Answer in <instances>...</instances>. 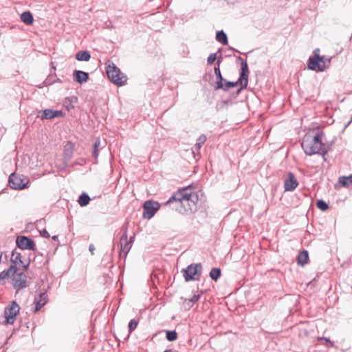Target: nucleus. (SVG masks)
<instances>
[{
	"instance_id": "obj_1",
	"label": "nucleus",
	"mask_w": 352,
	"mask_h": 352,
	"mask_svg": "<svg viewBox=\"0 0 352 352\" xmlns=\"http://www.w3.org/2000/svg\"><path fill=\"white\" fill-rule=\"evenodd\" d=\"M198 200V195L193 191L190 186L179 190L175 193L166 202L170 204L176 201L181 208H178L179 212L191 211L195 207Z\"/></svg>"
},
{
	"instance_id": "obj_2",
	"label": "nucleus",
	"mask_w": 352,
	"mask_h": 352,
	"mask_svg": "<svg viewBox=\"0 0 352 352\" xmlns=\"http://www.w3.org/2000/svg\"><path fill=\"white\" fill-rule=\"evenodd\" d=\"M301 146L307 155H324L326 153L324 146L322 143V134L320 133H318L315 136L305 135Z\"/></svg>"
},
{
	"instance_id": "obj_3",
	"label": "nucleus",
	"mask_w": 352,
	"mask_h": 352,
	"mask_svg": "<svg viewBox=\"0 0 352 352\" xmlns=\"http://www.w3.org/2000/svg\"><path fill=\"white\" fill-rule=\"evenodd\" d=\"M106 74L109 80L114 85L121 87L126 84L128 78L114 63L108 60L106 63Z\"/></svg>"
},
{
	"instance_id": "obj_4",
	"label": "nucleus",
	"mask_w": 352,
	"mask_h": 352,
	"mask_svg": "<svg viewBox=\"0 0 352 352\" xmlns=\"http://www.w3.org/2000/svg\"><path fill=\"white\" fill-rule=\"evenodd\" d=\"M330 60L320 55V50H314L313 56H310L307 62V67L310 70L323 72L328 67Z\"/></svg>"
},
{
	"instance_id": "obj_5",
	"label": "nucleus",
	"mask_w": 352,
	"mask_h": 352,
	"mask_svg": "<svg viewBox=\"0 0 352 352\" xmlns=\"http://www.w3.org/2000/svg\"><path fill=\"white\" fill-rule=\"evenodd\" d=\"M20 309V306L15 301H12L5 308L1 323L5 325L13 324L16 320Z\"/></svg>"
},
{
	"instance_id": "obj_6",
	"label": "nucleus",
	"mask_w": 352,
	"mask_h": 352,
	"mask_svg": "<svg viewBox=\"0 0 352 352\" xmlns=\"http://www.w3.org/2000/svg\"><path fill=\"white\" fill-rule=\"evenodd\" d=\"M29 179L22 175L12 173L9 177V185L14 190H22L29 183Z\"/></svg>"
},
{
	"instance_id": "obj_7",
	"label": "nucleus",
	"mask_w": 352,
	"mask_h": 352,
	"mask_svg": "<svg viewBox=\"0 0 352 352\" xmlns=\"http://www.w3.org/2000/svg\"><path fill=\"white\" fill-rule=\"evenodd\" d=\"M201 264H192L183 270V275L186 281L198 280L201 273Z\"/></svg>"
},
{
	"instance_id": "obj_8",
	"label": "nucleus",
	"mask_w": 352,
	"mask_h": 352,
	"mask_svg": "<svg viewBox=\"0 0 352 352\" xmlns=\"http://www.w3.org/2000/svg\"><path fill=\"white\" fill-rule=\"evenodd\" d=\"M11 276H12V286L15 289H20L27 287L26 275L22 272H18L16 267L14 274H11Z\"/></svg>"
},
{
	"instance_id": "obj_9",
	"label": "nucleus",
	"mask_w": 352,
	"mask_h": 352,
	"mask_svg": "<svg viewBox=\"0 0 352 352\" xmlns=\"http://www.w3.org/2000/svg\"><path fill=\"white\" fill-rule=\"evenodd\" d=\"M160 204L157 201H146L144 204V213L143 215L145 218H152L155 212L159 210Z\"/></svg>"
},
{
	"instance_id": "obj_10",
	"label": "nucleus",
	"mask_w": 352,
	"mask_h": 352,
	"mask_svg": "<svg viewBox=\"0 0 352 352\" xmlns=\"http://www.w3.org/2000/svg\"><path fill=\"white\" fill-rule=\"evenodd\" d=\"M16 245L21 250H35V243L30 238L24 236H18L16 239Z\"/></svg>"
},
{
	"instance_id": "obj_11",
	"label": "nucleus",
	"mask_w": 352,
	"mask_h": 352,
	"mask_svg": "<svg viewBox=\"0 0 352 352\" xmlns=\"http://www.w3.org/2000/svg\"><path fill=\"white\" fill-rule=\"evenodd\" d=\"M298 185V182L292 173H289L287 177L284 182V188L285 191H292Z\"/></svg>"
},
{
	"instance_id": "obj_12",
	"label": "nucleus",
	"mask_w": 352,
	"mask_h": 352,
	"mask_svg": "<svg viewBox=\"0 0 352 352\" xmlns=\"http://www.w3.org/2000/svg\"><path fill=\"white\" fill-rule=\"evenodd\" d=\"M11 260L15 265H22L25 270H27L30 264V259L23 260L21 253L17 252H13Z\"/></svg>"
},
{
	"instance_id": "obj_13",
	"label": "nucleus",
	"mask_w": 352,
	"mask_h": 352,
	"mask_svg": "<svg viewBox=\"0 0 352 352\" xmlns=\"http://www.w3.org/2000/svg\"><path fill=\"white\" fill-rule=\"evenodd\" d=\"M238 82L241 85V88H245L248 83V68L246 63H243L241 68L240 78Z\"/></svg>"
},
{
	"instance_id": "obj_14",
	"label": "nucleus",
	"mask_w": 352,
	"mask_h": 352,
	"mask_svg": "<svg viewBox=\"0 0 352 352\" xmlns=\"http://www.w3.org/2000/svg\"><path fill=\"white\" fill-rule=\"evenodd\" d=\"M131 248V242L128 241L127 234L124 233L120 239V253L126 256Z\"/></svg>"
},
{
	"instance_id": "obj_15",
	"label": "nucleus",
	"mask_w": 352,
	"mask_h": 352,
	"mask_svg": "<svg viewBox=\"0 0 352 352\" xmlns=\"http://www.w3.org/2000/svg\"><path fill=\"white\" fill-rule=\"evenodd\" d=\"M36 307L34 311L40 310L47 302V295L45 293H41L34 299Z\"/></svg>"
},
{
	"instance_id": "obj_16",
	"label": "nucleus",
	"mask_w": 352,
	"mask_h": 352,
	"mask_svg": "<svg viewBox=\"0 0 352 352\" xmlns=\"http://www.w3.org/2000/svg\"><path fill=\"white\" fill-rule=\"evenodd\" d=\"M63 116V113L60 111H53L52 109H45L43 111V113L41 116L42 120L44 119H52L56 117H60Z\"/></svg>"
},
{
	"instance_id": "obj_17",
	"label": "nucleus",
	"mask_w": 352,
	"mask_h": 352,
	"mask_svg": "<svg viewBox=\"0 0 352 352\" xmlns=\"http://www.w3.org/2000/svg\"><path fill=\"white\" fill-rule=\"evenodd\" d=\"M74 80L82 84L87 81L89 76L88 74L82 71H76L74 74Z\"/></svg>"
},
{
	"instance_id": "obj_18",
	"label": "nucleus",
	"mask_w": 352,
	"mask_h": 352,
	"mask_svg": "<svg viewBox=\"0 0 352 352\" xmlns=\"http://www.w3.org/2000/svg\"><path fill=\"white\" fill-rule=\"evenodd\" d=\"M309 260V254L307 251L303 250L298 256L297 262L298 265L302 266L307 263Z\"/></svg>"
},
{
	"instance_id": "obj_19",
	"label": "nucleus",
	"mask_w": 352,
	"mask_h": 352,
	"mask_svg": "<svg viewBox=\"0 0 352 352\" xmlns=\"http://www.w3.org/2000/svg\"><path fill=\"white\" fill-rule=\"evenodd\" d=\"M21 21L26 25H30L33 23V16L30 12H24L21 14Z\"/></svg>"
},
{
	"instance_id": "obj_20",
	"label": "nucleus",
	"mask_w": 352,
	"mask_h": 352,
	"mask_svg": "<svg viewBox=\"0 0 352 352\" xmlns=\"http://www.w3.org/2000/svg\"><path fill=\"white\" fill-rule=\"evenodd\" d=\"M339 183L346 188L352 186V175L349 176H342L338 179Z\"/></svg>"
},
{
	"instance_id": "obj_21",
	"label": "nucleus",
	"mask_w": 352,
	"mask_h": 352,
	"mask_svg": "<svg viewBox=\"0 0 352 352\" xmlns=\"http://www.w3.org/2000/svg\"><path fill=\"white\" fill-rule=\"evenodd\" d=\"M15 265H12L7 270H3L0 272V281L5 280L8 276H11V274H14Z\"/></svg>"
},
{
	"instance_id": "obj_22",
	"label": "nucleus",
	"mask_w": 352,
	"mask_h": 352,
	"mask_svg": "<svg viewBox=\"0 0 352 352\" xmlns=\"http://www.w3.org/2000/svg\"><path fill=\"white\" fill-rule=\"evenodd\" d=\"M91 58L89 53L87 51H80L76 54V58L80 61H88Z\"/></svg>"
},
{
	"instance_id": "obj_23",
	"label": "nucleus",
	"mask_w": 352,
	"mask_h": 352,
	"mask_svg": "<svg viewBox=\"0 0 352 352\" xmlns=\"http://www.w3.org/2000/svg\"><path fill=\"white\" fill-rule=\"evenodd\" d=\"M216 39L224 45H228L227 36L223 31H219L216 35Z\"/></svg>"
},
{
	"instance_id": "obj_24",
	"label": "nucleus",
	"mask_w": 352,
	"mask_h": 352,
	"mask_svg": "<svg viewBox=\"0 0 352 352\" xmlns=\"http://www.w3.org/2000/svg\"><path fill=\"white\" fill-rule=\"evenodd\" d=\"M199 297H200V296L199 294H197V295L195 294L191 298L185 299L183 302L184 307L190 308L193 303H195V302H197L199 300Z\"/></svg>"
},
{
	"instance_id": "obj_25",
	"label": "nucleus",
	"mask_w": 352,
	"mask_h": 352,
	"mask_svg": "<svg viewBox=\"0 0 352 352\" xmlns=\"http://www.w3.org/2000/svg\"><path fill=\"white\" fill-rule=\"evenodd\" d=\"M214 74L217 76V78L218 80L217 82V88H223V84L222 82L223 78L221 76L220 69L219 67L214 68Z\"/></svg>"
},
{
	"instance_id": "obj_26",
	"label": "nucleus",
	"mask_w": 352,
	"mask_h": 352,
	"mask_svg": "<svg viewBox=\"0 0 352 352\" xmlns=\"http://www.w3.org/2000/svg\"><path fill=\"white\" fill-rule=\"evenodd\" d=\"M90 201L89 197L86 194H82L78 199V204L81 206H87Z\"/></svg>"
},
{
	"instance_id": "obj_27",
	"label": "nucleus",
	"mask_w": 352,
	"mask_h": 352,
	"mask_svg": "<svg viewBox=\"0 0 352 352\" xmlns=\"http://www.w3.org/2000/svg\"><path fill=\"white\" fill-rule=\"evenodd\" d=\"M221 276V270L219 268H212L210 272V276L214 280H217Z\"/></svg>"
},
{
	"instance_id": "obj_28",
	"label": "nucleus",
	"mask_w": 352,
	"mask_h": 352,
	"mask_svg": "<svg viewBox=\"0 0 352 352\" xmlns=\"http://www.w3.org/2000/svg\"><path fill=\"white\" fill-rule=\"evenodd\" d=\"M177 338V333L175 331H167L166 339L168 341H174Z\"/></svg>"
},
{
	"instance_id": "obj_29",
	"label": "nucleus",
	"mask_w": 352,
	"mask_h": 352,
	"mask_svg": "<svg viewBox=\"0 0 352 352\" xmlns=\"http://www.w3.org/2000/svg\"><path fill=\"white\" fill-rule=\"evenodd\" d=\"M317 207L322 210V211H325L328 209V204L322 201V200H318L316 204Z\"/></svg>"
},
{
	"instance_id": "obj_30",
	"label": "nucleus",
	"mask_w": 352,
	"mask_h": 352,
	"mask_svg": "<svg viewBox=\"0 0 352 352\" xmlns=\"http://www.w3.org/2000/svg\"><path fill=\"white\" fill-rule=\"evenodd\" d=\"M206 141V135H200L199 137V138L197 139V142L196 144L197 148L199 149L200 147L201 146V145H203Z\"/></svg>"
},
{
	"instance_id": "obj_31",
	"label": "nucleus",
	"mask_w": 352,
	"mask_h": 352,
	"mask_svg": "<svg viewBox=\"0 0 352 352\" xmlns=\"http://www.w3.org/2000/svg\"><path fill=\"white\" fill-rule=\"evenodd\" d=\"M138 321L135 320V319H133L131 320L129 323V332H131L133 331V330H135L138 326Z\"/></svg>"
},
{
	"instance_id": "obj_32",
	"label": "nucleus",
	"mask_w": 352,
	"mask_h": 352,
	"mask_svg": "<svg viewBox=\"0 0 352 352\" xmlns=\"http://www.w3.org/2000/svg\"><path fill=\"white\" fill-rule=\"evenodd\" d=\"M238 83H239L238 81L235 82H227L225 85H223V87L222 89L227 90L228 89L235 87Z\"/></svg>"
},
{
	"instance_id": "obj_33",
	"label": "nucleus",
	"mask_w": 352,
	"mask_h": 352,
	"mask_svg": "<svg viewBox=\"0 0 352 352\" xmlns=\"http://www.w3.org/2000/svg\"><path fill=\"white\" fill-rule=\"evenodd\" d=\"M217 57H216V54H210L208 58V64H212V63L214 62V60H216Z\"/></svg>"
},
{
	"instance_id": "obj_34",
	"label": "nucleus",
	"mask_w": 352,
	"mask_h": 352,
	"mask_svg": "<svg viewBox=\"0 0 352 352\" xmlns=\"http://www.w3.org/2000/svg\"><path fill=\"white\" fill-rule=\"evenodd\" d=\"M73 149H74V144L71 142H68L65 146V151H69L70 153H72Z\"/></svg>"
},
{
	"instance_id": "obj_35",
	"label": "nucleus",
	"mask_w": 352,
	"mask_h": 352,
	"mask_svg": "<svg viewBox=\"0 0 352 352\" xmlns=\"http://www.w3.org/2000/svg\"><path fill=\"white\" fill-rule=\"evenodd\" d=\"M41 234L44 237H47V238L50 237L49 233L45 230L42 231Z\"/></svg>"
},
{
	"instance_id": "obj_36",
	"label": "nucleus",
	"mask_w": 352,
	"mask_h": 352,
	"mask_svg": "<svg viewBox=\"0 0 352 352\" xmlns=\"http://www.w3.org/2000/svg\"><path fill=\"white\" fill-rule=\"evenodd\" d=\"M99 145H100V142L99 141L95 142L94 146V150H98V147L99 146Z\"/></svg>"
},
{
	"instance_id": "obj_37",
	"label": "nucleus",
	"mask_w": 352,
	"mask_h": 352,
	"mask_svg": "<svg viewBox=\"0 0 352 352\" xmlns=\"http://www.w3.org/2000/svg\"><path fill=\"white\" fill-rule=\"evenodd\" d=\"M93 154H94V156L95 157H97V156H98V150H94Z\"/></svg>"
},
{
	"instance_id": "obj_38",
	"label": "nucleus",
	"mask_w": 352,
	"mask_h": 352,
	"mask_svg": "<svg viewBox=\"0 0 352 352\" xmlns=\"http://www.w3.org/2000/svg\"><path fill=\"white\" fill-rule=\"evenodd\" d=\"M52 239H53L54 240H56V239H57V236H54L52 237Z\"/></svg>"
}]
</instances>
